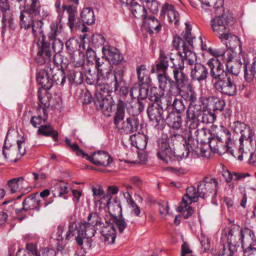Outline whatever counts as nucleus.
Wrapping results in <instances>:
<instances>
[{
  "label": "nucleus",
  "instance_id": "nucleus-1",
  "mask_svg": "<svg viewBox=\"0 0 256 256\" xmlns=\"http://www.w3.org/2000/svg\"><path fill=\"white\" fill-rule=\"evenodd\" d=\"M104 220L105 223L100 228L102 236L107 244H113L116 238L115 226L118 227L120 232L122 233L127 226V224L122 217L118 218L112 214H106Z\"/></svg>",
  "mask_w": 256,
  "mask_h": 256
},
{
  "label": "nucleus",
  "instance_id": "nucleus-2",
  "mask_svg": "<svg viewBox=\"0 0 256 256\" xmlns=\"http://www.w3.org/2000/svg\"><path fill=\"white\" fill-rule=\"evenodd\" d=\"M51 78L48 72L45 69L37 70L36 74V80L38 85L41 87L38 91V96L40 102L38 104L37 110L38 112L44 114V116H46V108H48L50 105L45 98L46 90H50L52 87Z\"/></svg>",
  "mask_w": 256,
  "mask_h": 256
},
{
  "label": "nucleus",
  "instance_id": "nucleus-3",
  "mask_svg": "<svg viewBox=\"0 0 256 256\" xmlns=\"http://www.w3.org/2000/svg\"><path fill=\"white\" fill-rule=\"evenodd\" d=\"M96 229V228L86 224V222H82L79 226L76 222H70L69 223L68 230L65 235V238L70 240V236H74L76 244L81 246L84 238H90L94 236Z\"/></svg>",
  "mask_w": 256,
  "mask_h": 256
},
{
  "label": "nucleus",
  "instance_id": "nucleus-4",
  "mask_svg": "<svg viewBox=\"0 0 256 256\" xmlns=\"http://www.w3.org/2000/svg\"><path fill=\"white\" fill-rule=\"evenodd\" d=\"M234 22V17L231 14H224L212 20L210 25L216 35L222 40V38L230 32V26Z\"/></svg>",
  "mask_w": 256,
  "mask_h": 256
},
{
  "label": "nucleus",
  "instance_id": "nucleus-5",
  "mask_svg": "<svg viewBox=\"0 0 256 256\" xmlns=\"http://www.w3.org/2000/svg\"><path fill=\"white\" fill-rule=\"evenodd\" d=\"M96 58V60L98 73L103 79H109L114 80L118 78L123 79L124 70L122 68H118L112 70V64L106 58Z\"/></svg>",
  "mask_w": 256,
  "mask_h": 256
},
{
  "label": "nucleus",
  "instance_id": "nucleus-6",
  "mask_svg": "<svg viewBox=\"0 0 256 256\" xmlns=\"http://www.w3.org/2000/svg\"><path fill=\"white\" fill-rule=\"evenodd\" d=\"M176 56L180 60L178 62L174 58L170 57V59L172 63L170 68L172 69L174 86H176V88H182L188 84V78L183 72L184 66L181 53L178 52Z\"/></svg>",
  "mask_w": 256,
  "mask_h": 256
},
{
  "label": "nucleus",
  "instance_id": "nucleus-7",
  "mask_svg": "<svg viewBox=\"0 0 256 256\" xmlns=\"http://www.w3.org/2000/svg\"><path fill=\"white\" fill-rule=\"evenodd\" d=\"M232 127L236 132L241 134L238 150H242L246 146L256 144L254 138L255 133L250 126L244 122L237 121L234 122Z\"/></svg>",
  "mask_w": 256,
  "mask_h": 256
},
{
  "label": "nucleus",
  "instance_id": "nucleus-8",
  "mask_svg": "<svg viewBox=\"0 0 256 256\" xmlns=\"http://www.w3.org/2000/svg\"><path fill=\"white\" fill-rule=\"evenodd\" d=\"M214 88L219 92L228 96H234L237 94V86L234 76L229 74L223 79L214 83Z\"/></svg>",
  "mask_w": 256,
  "mask_h": 256
},
{
  "label": "nucleus",
  "instance_id": "nucleus-9",
  "mask_svg": "<svg viewBox=\"0 0 256 256\" xmlns=\"http://www.w3.org/2000/svg\"><path fill=\"white\" fill-rule=\"evenodd\" d=\"M218 182L214 178L206 177L198 186V194L200 197L206 198L212 194L215 196L217 192Z\"/></svg>",
  "mask_w": 256,
  "mask_h": 256
},
{
  "label": "nucleus",
  "instance_id": "nucleus-10",
  "mask_svg": "<svg viewBox=\"0 0 256 256\" xmlns=\"http://www.w3.org/2000/svg\"><path fill=\"white\" fill-rule=\"evenodd\" d=\"M36 44L39 50L35 58L36 62L40 65L48 63L52 56V52L50 50L49 44L45 42L43 38H41L37 40Z\"/></svg>",
  "mask_w": 256,
  "mask_h": 256
},
{
  "label": "nucleus",
  "instance_id": "nucleus-11",
  "mask_svg": "<svg viewBox=\"0 0 256 256\" xmlns=\"http://www.w3.org/2000/svg\"><path fill=\"white\" fill-rule=\"evenodd\" d=\"M207 64L210 69V75L212 80L218 81L230 74L225 70L224 64L217 58H210L208 60Z\"/></svg>",
  "mask_w": 256,
  "mask_h": 256
},
{
  "label": "nucleus",
  "instance_id": "nucleus-12",
  "mask_svg": "<svg viewBox=\"0 0 256 256\" xmlns=\"http://www.w3.org/2000/svg\"><path fill=\"white\" fill-rule=\"evenodd\" d=\"M158 150L157 156L158 158L166 164H169L172 162L173 152L169 145L168 138H160L158 142Z\"/></svg>",
  "mask_w": 256,
  "mask_h": 256
},
{
  "label": "nucleus",
  "instance_id": "nucleus-13",
  "mask_svg": "<svg viewBox=\"0 0 256 256\" xmlns=\"http://www.w3.org/2000/svg\"><path fill=\"white\" fill-rule=\"evenodd\" d=\"M104 56L113 65H123L124 63L123 55L120 50L110 46H104L102 48Z\"/></svg>",
  "mask_w": 256,
  "mask_h": 256
},
{
  "label": "nucleus",
  "instance_id": "nucleus-14",
  "mask_svg": "<svg viewBox=\"0 0 256 256\" xmlns=\"http://www.w3.org/2000/svg\"><path fill=\"white\" fill-rule=\"evenodd\" d=\"M94 101L98 110L108 112H112L114 100L111 95H104L101 92H96Z\"/></svg>",
  "mask_w": 256,
  "mask_h": 256
},
{
  "label": "nucleus",
  "instance_id": "nucleus-15",
  "mask_svg": "<svg viewBox=\"0 0 256 256\" xmlns=\"http://www.w3.org/2000/svg\"><path fill=\"white\" fill-rule=\"evenodd\" d=\"M86 158L96 166H108L112 161V158L104 151L94 152L92 156L87 154Z\"/></svg>",
  "mask_w": 256,
  "mask_h": 256
},
{
  "label": "nucleus",
  "instance_id": "nucleus-16",
  "mask_svg": "<svg viewBox=\"0 0 256 256\" xmlns=\"http://www.w3.org/2000/svg\"><path fill=\"white\" fill-rule=\"evenodd\" d=\"M256 242V238L252 230L246 228L242 230L241 248L242 251L254 248Z\"/></svg>",
  "mask_w": 256,
  "mask_h": 256
},
{
  "label": "nucleus",
  "instance_id": "nucleus-17",
  "mask_svg": "<svg viewBox=\"0 0 256 256\" xmlns=\"http://www.w3.org/2000/svg\"><path fill=\"white\" fill-rule=\"evenodd\" d=\"M209 146L210 150L214 153L222 155L226 152H229L231 154L234 155V150L231 149L230 145L225 144L224 141H218L216 138H210L208 141Z\"/></svg>",
  "mask_w": 256,
  "mask_h": 256
},
{
  "label": "nucleus",
  "instance_id": "nucleus-18",
  "mask_svg": "<svg viewBox=\"0 0 256 256\" xmlns=\"http://www.w3.org/2000/svg\"><path fill=\"white\" fill-rule=\"evenodd\" d=\"M163 112L162 109L156 104H152L148 108L147 113L149 118L155 126H158L160 122L163 121Z\"/></svg>",
  "mask_w": 256,
  "mask_h": 256
},
{
  "label": "nucleus",
  "instance_id": "nucleus-19",
  "mask_svg": "<svg viewBox=\"0 0 256 256\" xmlns=\"http://www.w3.org/2000/svg\"><path fill=\"white\" fill-rule=\"evenodd\" d=\"M2 34L4 35L6 31L8 30L10 32L14 31L16 28V24L14 21L13 14L6 11L2 12Z\"/></svg>",
  "mask_w": 256,
  "mask_h": 256
},
{
  "label": "nucleus",
  "instance_id": "nucleus-20",
  "mask_svg": "<svg viewBox=\"0 0 256 256\" xmlns=\"http://www.w3.org/2000/svg\"><path fill=\"white\" fill-rule=\"evenodd\" d=\"M240 154L238 156V159L240 160H243V158H248V162L250 164H254L256 162V144L246 146L242 150H238Z\"/></svg>",
  "mask_w": 256,
  "mask_h": 256
},
{
  "label": "nucleus",
  "instance_id": "nucleus-21",
  "mask_svg": "<svg viewBox=\"0 0 256 256\" xmlns=\"http://www.w3.org/2000/svg\"><path fill=\"white\" fill-rule=\"evenodd\" d=\"M144 26L150 34H157L161 30L162 24L160 21L152 15H148L143 20Z\"/></svg>",
  "mask_w": 256,
  "mask_h": 256
},
{
  "label": "nucleus",
  "instance_id": "nucleus-22",
  "mask_svg": "<svg viewBox=\"0 0 256 256\" xmlns=\"http://www.w3.org/2000/svg\"><path fill=\"white\" fill-rule=\"evenodd\" d=\"M190 77L192 80L200 81L206 78L208 72L206 68L200 63H196L190 68Z\"/></svg>",
  "mask_w": 256,
  "mask_h": 256
},
{
  "label": "nucleus",
  "instance_id": "nucleus-23",
  "mask_svg": "<svg viewBox=\"0 0 256 256\" xmlns=\"http://www.w3.org/2000/svg\"><path fill=\"white\" fill-rule=\"evenodd\" d=\"M242 234V229L240 228L230 229L228 232L227 238L228 244L230 246H234V247L238 250L240 244H241Z\"/></svg>",
  "mask_w": 256,
  "mask_h": 256
},
{
  "label": "nucleus",
  "instance_id": "nucleus-24",
  "mask_svg": "<svg viewBox=\"0 0 256 256\" xmlns=\"http://www.w3.org/2000/svg\"><path fill=\"white\" fill-rule=\"evenodd\" d=\"M106 82L105 84H102L98 86L102 94L106 93V94H109L110 93L113 92H116L118 90V88L119 82H121L122 79L118 78L114 80H110L109 79H104Z\"/></svg>",
  "mask_w": 256,
  "mask_h": 256
},
{
  "label": "nucleus",
  "instance_id": "nucleus-25",
  "mask_svg": "<svg viewBox=\"0 0 256 256\" xmlns=\"http://www.w3.org/2000/svg\"><path fill=\"white\" fill-rule=\"evenodd\" d=\"M139 124L140 121L138 118L134 116H130L125 122H122V129L126 133H132L138 130Z\"/></svg>",
  "mask_w": 256,
  "mask_h": 256
},
{
  "label": "nucleus",
  "instance_id": "nucleus-26",
  "mask_svg": "<svg viewBox=\"0 0 256 256\" xmlns=\"http://www.w3.org/2000/svg\"><path fill=\"white\" fill-rule=\"evenodd\" d=\"M222 38V40H220L221 42L225 44L228 49L234 51L238 47L239 49L240 48V40L236 35L229 32L227 36Z\"/></svg>",
  "mask_w": 256,
  "mask_h": 256
},
{
  "label": "nucleus",
  "instance_id": "nucleus-27",
  "mask_svg": "<svg viewBox=\"0 0 256 256\" xmlns=\"http://www.w3.org/2000/svg\"><path fill=\"white\" fill-rule=\"evenodd\" d=\"M136 74L140 84L147 86L150 85L151 78L150 72L144 65H140L136 68Z\"/></svg>",
  "mask_w": 256,
  "mask_h": 256
},
{
  "label": "nucleus",
  "instance_id": "nucleus-28",
  "mask_svg": "<svg viewBox=\"0 0 256 256\" xmlns=\"http://www.w3.org/2000/svg\"><path fill=\"white\" fill-rule=\"evenodd\" d=\"M244 78L248 82L256 80V60L244 64Z\"/></svg>",
  "mask_w": 256,
  "mask_h": 256
},
{
  "label": "nucleus",
  "instance_id": "nucleus-29",
  "mask_svg": "<svg viewBox=\"0 0 256 256\" xmlns=\"http://www.w3.org/2000/svg\"><path fill=\"white\" fill-rule=\"evenodd\" d=\"M198 190L194 186H190L186 189V192L182 198L181 202V208L184 207L186 203L192 204V202H196L198 200Z\"/></svg>",
  "mask_w": 256,
  "mask_h": 256
},
{
  "label": "nucleus",
  "instance_id": "nucleus-30",
  "mask_svg": "<svg viewBox=\"0 0 256 256\" xmlns=\"http://www.w3.org/2000/svg\"><path fill=\"white\" fill-rule=\"evenodd\" d=\"M130 139L132 144L136 146L138 149L144 150L147 144L148 138L144 134H133L130 136Z\"/></svg>",
  "mask_w": 256,
  "mask_h": 256
},
{
  "label": "nucleus",
  "instance_id": "nucleus-31",
  "mask_svg": "<svg viewBox=\"0 0 256 256\" xmlns=\"http://www.w3.org/2000/svg\"><path fill=\"white\" fill-rule=\"evenodd\" d=\"M170 57L172 58V54L165 56L163 52H160L159 62L156 64V68L158 72H162V74H166L168 67H170L172 66L170 59Z\"/></svg>",
  "mask_w": 256,
  "mask_h": 256
},
{
  "label": "nucleus",
  "instance_id": "nucleus-32",
  "mask_svg": "<svg viewBox=\"0 0 256 256\" xmlns=\"http://www.w3.org/2000/svg\"><path fill=\"white\" fill-rule=\"evenodd\" d=\"M129 6L132 13L136 18L143 20L147 16L148 14L146 8L138 4L135 0H134Z\"/></svg>",
  "mask_w": 256,
  "mask_h": 256
},
{
  "label": "nucleus",
  "instance_id": "nucleus-33",
  "mask_svg": "<svg viewBox=\"0 0 256 256\" xmlns=\"http://www.w3.org/2000/svg\"><path fill=\"white\" fill-rule=\"evenodd\" d=\"M68 184L64 180L56 182L52 186V192L54 197H60L68 192Z\"/></svg>",
  "mask_w": 256,
  "mask_h": 256
},
{
  "label": "nucleus",
  "instance_id": "nucleus-34",
  "mask_svg": "<svg viewBox=\"0 0 256 256\" xmlns=\"http://www.w3.org/2000/svg\"><path fill=\"white\" fill-rule=\"evenodd\" d=\"M158 79L159 83V88L164 92H171L172 86L174 85L173 80L168 77L166 74H158Z\"/></svg>",
  "mask_w": 256,
  "mask_h": 256
},
{
  "label": "nucleus",
  "instance_id": "nucleus-35",
  "mask_svg": "<svg viewBox=\"0 0 256 256\" xmlns=\"http://www.w3.org/2000/svg\"><path fill=\"white\" fill-rule=\"evenodd\" d=\"M32 201V196L30 195L26 198L22 202L23 208L20 209H16V212L17 214L16 218L19 221L22 222L26 217L25 212L30 211L32 209L31 202Z\"/></svg>",
  "mask_w": 256,
  "mask_h": 256
},
{
  "label": "nucleus",
  "instance_id": "nucleus-36",
  "mask_svg": "<svg viewBox=\"0 0 256 256\" xmlns=\"http://www.w3.org/2000/svg\"><path fill=\"white\" fill-rule=\"evenodd\" d=\"M202 111L200 104H189L186 110V118H200Z\"/></svg>",
  "mask_w": 256,
  "mask_h": 256
},
{
  "label": "nucleus",
  "instance_id": "nucleus-37",
  "mask_svg": "<svg viewBox=\"0 0 256 256\" xmlns=\"http://www.w3.org/2000/svg\"><path fill=\"white\" fill-rule=\"evenodd\" d=\"M67 77L69 82L72 84H78L83 82L82 73L75 69L68 70L67 74Z\"/></svg>",
  "mask_w": 256,
  "mask_h": 256
},
{
  "label": "nucleus",
  "instance_id": "nucleus-38",
  "mask_svg": "<svg viewBox=\"0 0 256 256\" xmlns=\"http://www.w3.org/2000/svg\"><path fill=\"white\" fill-rule=\"evenodd\" d=\"M180 52L182 56V58L184 60V63L185 62L188 64L192 66H194L196 63H198L196 62L197 56L196 54L190 50L188 46L184 48L182 54Z\"/></svg>",
  "mask_w": 256,
  "mask_h": 256
},
{
  "label": "nucleus",
  "instance_id": "nucleus-39",
  "mask_svg": "<svg viewBox=\"0 0 256 256\" xmlns=\"http://www.w3.org/2000/svg\"><path fill=\"white\" fill-rule=\"evenodd\" d=\"M216 138H212L218 139V141H224L225 144L230 145L232 143L231 139V134L228 130L226 128L222 126L220 127L219 131L216 133Z\"/></svg>",
  "mask_w": 256,
  "mask_h": 256
},
{
  "label": "nucleus",
  "instance_id": "nucleus-40",
  "mask_svg": "<svg viewBox=\"0 0 256 256\" xmlns=\"http://www.w3.org/2000/svg\"><path fill=\"white\" fill-rule=\"evenodd\" d=\"M125 114V103L124 102L120 100L118 102L116 111L114 118V124L118 127L119 124L122 121Z\"/></svg>",
  "mask_w": 256,
  "mask_h": 256
},
{
  "label": "nucleus",
  "instance_id": "nucleus-41",
  "mask_svg": "<svg viewBox=\"0 0 256 256\" xmlns=\"http://www.w3.org/2000/svg\"><path fill=\"white\" fill-rule=\"evenodd\" d=\"M38 134H42L46 136H51L55 142L58 141V132L54 130L50 126L42 125L38 129Z\"/></svg>",
  "mask_w": 256,
  "mask_h": 256
},
{
  "label": "nucleus",
  "instance_id": "nucleus-42",
  "mask_svg": "<svg viewBox=\"0 0 256 256\" xmlns=\"http://www.w3.org/2000/svg\"><path fill=\"white\" fill-rule=\"evenodd\" d=\"M80 17L84 23L88 25L94 24L95 22V16L92 8H84L80 13Z\"/></svg>",
  "mask_w": 256,
  "mask_h": 256
},
{
  "label": "nucleus",
  "instance_id": "nucleus-43",
  "mask_svg": "<svg viewBox=\"0 0 256 256\" xmlns=\"http://www.w3.org/2000/svg\"><path fill=\"white\" fill-rule=\"evenodd\" d=\"M42 26L43 22L41 20H33V36L34 38V41L37 42L41 38H43L44 40L46 36L43 34Z\"/></svg>",
  "mask_w": 256,
  "mask_h": 256
},
{
  "label": "nucleus",
  "instance_id": "nucleus-44",
  "mask_svg": "<svg viewBox=\"0 0 256 256\" xmlns=\"http://www.w3.org/2000/svg\"><path fill=\"white\" fill-rule=\"evenodd\" d=\"M166 122L170 127L176 130L180 128L182 124L181 116L174 114H170L166 118Z\"/></svg>",
  "mask_w": 256,
  "mask_h": 256
},
{
  "label": "nucleus",
  "instance_id": "nucleus-45",
  "mask_svg": "<svg viewBox=\"0 0 256 256\" xmlns=\"http://www.w3.org/2000/svg\"><path fill=\"white\" fill-rule=\"evenodd\" d=\"M23 177L12 178L8 182V185L11 193H15L20 191L22 187Z\"/></svg>",
  "mask_w": 256,
  "mask_h": 256
},
{
  "label": "nucleus",
  "instance_id": "nucleus-46",
  "mask_svg": "<svg viewBox=\"0 0 256 256\" xmlns=\"http://www.w3.org/2000/svg\"><path fill=\"white\" fill-rule=\"evenodd\" d=\"M52 86L54 83L56 85L62 86L66 82V76L62 70H58L57 71L52 74L50 79Z\"/></svg>",
  "mask_w": 256,
  "mask_h": 256
},
{
  "label": "nucleus",
  "instance_id": "nucleus-47",
  "mask_svg": "<svg viewBox=\"0 0 256 256\" xmlns=\"http://www.w3.org/2000/svg\"><path fill=\"white\" fill-rule=\"evenodd\" d=\"M74 12L75 10L72 6H68L66 8V12L68 14V24L71 30H73L74 28H79L80 26L76 22V20L78 22V20L75 18Z\"/></svg>",
  "mask_w": 256,
  "mask_h": 256
},
{
  "label": "nucleus",
  "instance_id": "nucleus-48",
  "mask_svg": "<svg viewBox=\"0 0 256 256\" xmlns=\"http://www.w3.org/2000/svg\"><path fill=\"white\" fill-rule=\"evenodd\" d=\"M86 224L96 228L97 230H98V226L100 228L103 224L102 222V218L97 212L90 213L88 217V222Z\"/></svg>",
  "mask_w": 256,
  "mask_h": 256
},
{
  "label": "nucleus",
  "instance_id": "nucleus-49",
  "mask_svg": "<svg viewBox=\"0 0 256 256\" xmlns=\"http://www.w3.org/2000/svg\"><path fill=\"white\" fill-rule=\"evenodd\" d=\"M245 62L244 60L242 62L240 60H236L232 62V64H230V67L229 71H230V74L232 76H238L241 71L242 68H244V64H247Z\"/></svg>",
  "mask_w": 256,
  "mask_h": 256
},
{
  "label": "nucleus",
  "instance_id": "nucleus-50",
  "mask_svg": "<svg viewBox=\"0 0 256 256\" xmlns=\"http://www.w3.org/2000/svg\"><path fill=\"white\" fill-rule=\"evenodd\" d=\"M165 94V92L157 87H152L150 89L149 94L150 100L155 102H158Z\"/></svg>",
  "mask_w": 256,
  "mask_h": 256
},
{
  "label": "nucleus",
  "instance_id": "nucleus-51",
  "mask_svg": "<svg viewBox=\"0 0 256 256\" xmlns=\"http://www.w3.org/2000/svg\"><path fill=\"white\" fill-rule=\"evenodd\" d=\"M172 98L170 94H164L161 97L160 101L158 102V104H156L158 106L164 110H166L172 104Z\"/></svg>",
  "mask_w": 256,
  "mask_h": 256
},
{
  "label": "nucleus",
  "instance_id": "nucleus-52",
  "mask_svg": "<svg viewBox=\"0 0 256 256\" xmlns=\"http://www.w3.org/2000/svg\"><path fill=\"white\" fill-rule=\"evenodd\" d=\"M194 134L198 141H200L201 142H205L207 140L209 141L211 138L207 136V134H210V132L209 130L206 128L197 129L194 132Z\"/></svg>",
  "mask_w": 256,
  "mask_h": 256
},
{
  "label": "nucleus",
  "instance_id": "nucleus-53",
  "mask_svg": "<svg viewBox=\"0 0 256 256\" xmlns=\"http://www.w3.org/2000/svg\"><path fill=\"white\" fill-rule=\"evenodd\" d=\"M172 152V160H174V158H176L178 160H180L182 158H187L190 152V150L188 146H186L184 144L182 146V148L180 149L179 150H177L176 152L174 151Z\"/></svg>",
  "mask_w": 256,
  "mask_h": 256
},
{
  "label": "nucleus",
  "instance_id": "nucleus-54",
  "mask_svg": "<svg viewBox=\"0 0 256 256\" xmlns=\"http://www.w3.org/2000/svg\"><path fill=\"white\" fill-rule=\"evenodd\" d=\"M216 116L214 112L203 110L200 116L201 122L206 124H212L216 119Z\"/></svg>",
  "mask_w": 256,
  "mask_h": 256
},
{
  "label": "nucleus",
  "instance_id": "nucleus-55",
  "mask_svg": "<svg viewBox=\"0 0 256 256\" xmlns=\"http://www.w3.org/2000/svg\"><path fill=\"white\" fill-rule=\"evenodd\" d=\"M209 100L213 105L212 110L214 111H222L223 110L226 104L225 102L223 100L216 97H212L209 98Z\"/></svg>",
  "mask_w": 256,
  "mask_h": 256
},
{
  "label": "nucleus",
  "instance_id": "nucleus-56",
  "mask_svg": "<svg viewBox=\"0 0 256 256\" xmlns=\"http://www.w3.org/2000/svg\"><path fill=\"white\" fill-rule=\"evenodd\" d=\"M237 250L234 246H230L228 244V248L224 246L222 248L220 251L218 256H236L235 254L237 252Z\"/></svg>",
  "mask_w": 256,
  "mask_h": 256
},
{
  "label": "nucleus",
  "instance_id": "nucleus-57",
  "mask_svg": "<svg viewBox=\"0 0 256 256\" xmlns=\"http://www.w3.org/2000/svg\"><path fill=\"white\" fill-rule=\"evenodd\" d=\"M167 16L170 22H174L176 25L178 24L179 15L178 12L175 10L174 6H170Z\"/></svg>",
  "mask_w": 256,
  "mask_h": 256
},
{
  "label": "nucleus",
  "instance_id": "nucleus-58",
  "mask_svg": "<svg viewBox=\"0 0 256 256\" xmlns=\"http://www.w3.org/2000/svg\"><path fill=\"white\" fill-rule=\"evenodd\" d=\"M172 107L176 110L178 114L182 112L185 108L186 106L181 99L174 98L172 104Z\"/></svg>",
  "mask_w": 256,
  "mask_h": 256
},
{
  "label": "nucleus",
  "instance_id": "nucleus-59",
  "mask_svg": "<svg viewBox=\"0 0 256 256\" xmlns=\"http://www.w3.org/2000/svg\"><path fill=\"white\" fill-rule=\"evenodd\" d=\"M183 38H184L186 42L191 47L194 48V40L195 38H193L192 36L190 28L189 26L186 25V28L185 32H183L182 33Z\"/></svg>",
  "mask_w": 256,
  "mask_h": 256
},
{
  "label": "nucleus",
  "instance_id": "nucleus-60",
  "mask_svg": "<svg viewBox=\"0 0 256 256\" xmlns=\"http://www.w3.org/2000/svg\"><path fill=\"white\" fill-rule=\"evenodd\" d=\"M184 207H182L181 208V203L178 208V211L182 212L184 218H188L190 217L194 213V210L192 208L189 206L190 204L186 203Z\"/></svg>",
  "mask_w": 256,
  "mask_h": 256
},
{
  "label": "nucleus",
  "instance_id": "nucleus-61",
  "mask_svg": "<svg viewBox=\"0 0 256 256\" xmlns=\"http://www.w3.org/2000/svg\"><path fill=\"white\" fill-rule=\"evenodd\" d=\"M25 240L27 242L26 249H20L16 252V256H31L30 252H32V244L28 243V240L25 238Z\"/></svg>",
  "mask_w": 256,
  "mask_h": 256
},
{
  "label": "nucleus",
  "instance_id": "nucleus-62",
  "mask_svg": "<svg viewBox=\"0 0 256 256\" xmlns=\"http://www.w3.org/2000/svg\"><path fill=\"white\" fill-rule=\"evenodd\" d=\"M200 118L194 119V118H186V123L189 129L190 134H192V130H196L199 125V122Z\"/></svg>",
  "mask_w": 256,
  "mask_h": 256
},
{
  "label": "nucleus",
  "instance_id": "nucleus-63",
  "mask_svg": "<svg viewBox=\"0 0 256 256\" xmlns=\"http://www.w3.org/2000/svg\"><path fill=\"white\" fill-rule=\"evenodd\" d=\"M172 45L176 50L179 49L180 46H182V50H184V48H186L188 46L186 41H184L178 36H175L174 38L172 40Z\"/></svg>",
  "mask_w": 256,
  "mask_h": 256
},
{
  "label": "nucleus",
  "instance_id": "nucleus-64",
  "mask_svg": "<svg viewBox=\"0 0 256 256\" xmlns=\"http://www.w3.org/2000/svg\"><path fill=\"white\" fill-rule=\"evenodd\" d=\"M62 26L58 23L51 25V31L49 34V38L52 40L55 39L58 33L60 32Z\"/></svg>",
  "mask_w": 256,
  "mask_h": 256
}]
</instances>
